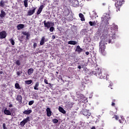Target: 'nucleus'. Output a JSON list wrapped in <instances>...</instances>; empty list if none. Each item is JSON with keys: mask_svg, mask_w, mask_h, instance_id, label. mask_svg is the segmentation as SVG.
Wrapping results in <instances>:
<instances>
[{"mask_svg": "<svg viewBox=\"0 0 129 129\" xmlns=\"http://www.w3.org/2000/svg\"><path fill=\"white\" fill-rule=\"evenodd\" d=\"M115 103H114L113 102H112L111 106H115Z\"/></svg>", "mask_w": 129, "mask_h": 129, "instance_id": "49530a36", "label": "nucleus"}, {"mask_svg": "<svg viewBox=\"0 0 129 129\" xmlns=\"http://www.w3.org/2000/svg\"><path fill=\"white\" fill-rule=\"evenodd\" d=\"M99 47L100 53L103 54V56H105V54H106L105 52V44H104V43H103L102 41H101L99 42Z\"/></svg>", "mask_w": 129, "mask_h": 129, "instance_id": "20e7f679", "label": "nucleus"}, {"mask_svg": "<svg viewBox=\"0 0 129 129\" xmlns=\"http://www.w3.org/2000/svg\"><path fill=\"white\" fill-rule=\"evenodd\" d=\"M86 55H89V51H86Z\"/></svg>", "mask_w": 129, "mask_h": 129, "instance_id": "09e8293b", "label": "nucleus"}, {"mask_svg": "<svg viewBox=\"0 0 129 129\" xmlns=\"http://www.w3.org/2000/svg\"><path fill=\"white\" fill-rule=\"evenodd\" d=\"M22 73H23L22 72H20V71L17 72V75L18 76H21V74H22Z\"/></svg>", "mask_w": 129, "mask_h": 129, "instance_id": "ea45409f", "label": "nucleus"}, {"mask_svg": "<svg viewBox=\"0 0 129 129\" xmlns=\"http://www.w3.org/2000/svg\"><path fill=\"white\" fill-rule=\"evenodd\" d=\"M7 37V32L3 31L0 32V39H5Z\"/></svg>", "mask_w": 129, "mask_h": 129, "instance_id": "9d476101", "label": "nucleus"}, {"mask_svg": "<svg viewBox=\"0 0 129 129\" xmlns=\"http://www.w3.org/2000/svg\"><path fill=\"white\" fill-rule=\"evenodd\" d=\"M30 116H27L26 118H24L23 119V121L25 123H27V122H29L30 121Z\"/></svg>", "mask_w": 129, "mask_h": 129, "instance_id": "cd10ccee", "label": "nucleus"}, {"mask_svg": "<svg viewBox=\"0 0 129 129\" xmlns=\"http://www.w3.org/2000/svg\"><path fill=\"white\" fill-rule=\"evenodd\" d=\"M25 28V25L24 24H19L17 26L18 30H21V29H24Z\"/></svg>", "mask_w": 129, "mask_h": 129, "instance_id": "5701e85b", "label": "nucleus"}, {"mask_svg": "<svg viewBox=\"0 0 129 129\" xmlns=\"http://www.w3.org/2000/svg\"><path fill=\"white\" fill-rule=\"evenodd\" d=\"M23 36H21V38H23Z\"/></svg>", "mask_w": 129, "mask_h": 129, "instance_id": "0e129e2a", "label": "nucleus"}, {"mask_svg": "<svg viewBox=\"0 0 129 129\" xmlns=\"http://www.w3.org/2000/svg\"><path fill=\"white\" fill-rule=\"evenodd\" d=\"M15 88L16 89H17L18 90H20V89H21L22 88H21V86H20V84L16 83L15 84Z\"/></svg>", "mask_w": 129, "mask_h": 129, "instance_id": "b1692460", "label": "nucleus"}, {"mask_svg": "<svg viewBox=\"0 0 129 129\" xmlns=\"http://www.w3.org/2000/svg\"><path fill=\"white\" fill-rule=\"evenodd\" d=\"M34 102H35L34 100L30 101L28 103V104L29 105H32V104H34Z\"/></svg>", "mask_w": 129, "mask_h": 129, "instance_id": "e433bc0d", "label": "nucleus"}, {"mask_svg": "<svg viewBox=\"0 0 129 129\" xmlns=\"http://www.w3.org/2000/svg\"><path fill=\"white\" fill-rule=\"evenodd\" d=\"M44 83H45V84H48V80H47V79H44Z\"/></svg>", "mask_w": 129, "mask_h": 129, "instance_id": "c03bdc74", "label": "nucleus"}, {"mask_svg": "<svg viewBox=\"0 0 129 129\" xmlns=\"http://www.w3.org/2000/svg\"><path fill=\"white\" fill-rule=\"evenodd\" d=\"M92 75H95L99 79H106L107 80V76L104 74H102L101 70L98 69L92 72Z\"/></svg>", "mask_w": 129, "mask_h": 129, "instance_id": "f03ea898", "label": "nucleus"}, {"mask_svg": "<svg viewBox=\"0 0 129 129\" xmlns=\"http://www.w3.org/2000/svg\"><path fill=\"white\" fill-rule=\"evenodd\" d=\"M71 3L74 8H78L79 7V2L78 0H72Z\"/></svg>", "mask_w": 129, "mask_h": 129, "instance_id": "0eeeda50", "label": "nucleus"}, {"mask_svg": "<svg viewBox=\"0 0 129 129\" xmlns=\"http://www.w3.org/2000/svg\"><path fill=\"white\" fill-rule=\"evenodd\" d=\"M89 25L92 27L93 26H96V22L95 21L92 22V21H90L89 22Z\"/></svg>", "mask_w": 129, "mask_h": 129, "instance_id": "c85d7f7f", "label": "nucleus"}, {"mask_svg": "<svg viewBox=\"0 0 129 129\" xmlns=\"http://www.w3.org/2000/svg\"><path fill=\"white\" fill-rule=\"evenodd\" d=\"M40 86V83L37 82L34 87V90H39V86Z\"/></svg>", "mask_w": 129, "mask_h": 129, "instance_id": "6ab92c4d", "label": "nucleus"}, {"mask_svg": "<svg viewBox=\"0 0 129 129\" xmlns=\"http://www.w3.org/2000/svg\"><path fill=\"white\" fill-rule=\"evenodd\" d=\"M56 73L58 74V72H56Z\"/></svg>", "mask_w": 129, "mask_h": 129, "instance_id": "e2e57ef3", "label": "nucleus"}, {"mask_svg": "<svg viewBox=\"0 0 129 129\" xmlns=\"http://www.w3.org/2000/svg\"><path fill=\"white\" fill-rule=\"evenodd\" d=\"M28 0H24L23 1L24 7L25 8H28Z\"/></svg>", "mask_w": 129, "mask_h": 129, "instance_id": "7c9ffc66", "label": "nucleus"}, {"mask_svg": "<svg viewBox=\"0 0 129 129\" xmlns=\"http://www.w3.org/2000/svg\"><path fill=\"white\" fill-rule=\"evenodd\" d=\"M109 19H110L109 15L107 14H104L101 18L102 24H103L104 25L108 24V21H109Z\"/></svg>", "mask_w": 129, "mask_h": 129, "instance_id": "7ed1b4c3", "label": "nucleus"}, {"mask_svg": "<svg viewBox=\"0 0 129 129\" xmlns=\"http://www.w3.org/2000/svg\"><path fill=\"white\" fill-rule=\"evenodd\" d=\"M118 121H119V122L120 123H122V121H121V120L119 119V120H118Z\"/></svg>", "mask_w": 129, "mask_h": 129, "instance_id": "8fccbe9b", "label": "nucleus"}, {"mask_svg": "<svg viewBox=\"0 0 129 129\" xmlns=\"http://www.w3.org/2000/svg\"><path fill=\"white\" fill-rule=\"evenodd\" d=\"M25 124H26V123L23 121L22 120L21 122H20V125L21 126H25Z\"/></svg>", "mask_w": 129, "mask_h": 129, "instance_id": "f704fd0d", "label": "nucleus"}, {"mask_svg": "<svg viewBox=\"0 0 129 129\" xmlns=\"http://www.w3.org/2000/svg\"><path fill=\"white\" fill-rule=\"evenodd\" d=\"M6 12L4 10H1V14H0L1 18H5L6 17Z\"/></svg>", "mask_w": 129, "mask_h": 129, "instance_id": "a878e982", "label": "nucleus"}, {"mask_svg": "<svg viewBox=\"0 0 129 129\" xmlns=\"http://www.w3.org/2000/svg\"><path fill=\"white\" fill-rule=\"evenodd\" d=\"M117 26L116 25H113L112 27H111V34L110 35H111L112 36H110L108 40H107V42L109 44H110V43H112L115 40L116 36L115 34L116 32H117L118 30ZM113 40V41H112Z\"/></svg>", "mask_w": 129, "mask_h": 129, "instance_id": "f257e3e1", "label": "nucleus"}, {"mask_svg": "<svg viewBox=\"0 0 129 129\" xmlns=\"http://www.w3.org/2000/svg\"><path fill=\"white\" fill-rule=\"evenodd\" d=\"M22 34L23 35H24V36H27V35H29V32H22Z\"/></svg>", "mask_w": 129, "mask_h": 129, "instance_id": "58836bf2", "label": "nucleus"}, {"mask_svg": "<svg viewBox=\"0 0 129 129\" xmlns=\"http://www.w3.org/2000/svg\"><path fill=\"white\" fill-rule=\"evenodd\" d=\"M10 43L12 44V45H13V46H14V45H15V40H14L13 39V38H11L10 40Z\"/></svg>", "mask_w": 129, "mask_h": 129, "instance_id": "72a5a7b5", "label": "nucleus"}, {"mask_svg": "<svg viewBox=\"0 0 129 129\" xmlns=\"http://www.w3.org/2000/svg\"><path fill=\"white\" fill-rule=\"evenodd\" d=\"M58 121H59V120L57 119H52V122L53 123H57Z\"/></svg>", "mask_w": 129, "mask_h": 129, "instance_id": "c9c22d12", "label": "nucleus"}, {"mask_svg": "<svg viewBox=\"0 0 129 129\" xmlns=\"http://www.w3.org/2000/svg\"><path fill=\"white\" fill-rule=\"evenodd\" d=\"M9 107H13V104H10Z\"/></svg>", "mask_w": 129, "mask_h": 129, "instance_id": "864d4df0", "label": "nucleus"}, {"mask_svg": "<svg viewBox=\"0 0 129 129\" xmlns=\"http://www.w3.org/2000/svg\"><path fill=\"white\" fill-rule=\"evenodd\" d=\"M23 113L24 114H30V113H32V109L28 108L27 110H25L23 111Z\"/></svg>", "mask_w": 129, "mask_h": 129, "instance_id": "f3484780", "label": "nucleus"}, {"mask_svg": "<svg viewBox=\"0 0 129 129\" xmlns=\"http://www.w3.org/2000/svg\"><path fill=\"white\" fill-rule=\"evenodd\" d=\"M33 73H34V69L31 68L28 70L27 74L28 75H32Z\"/></svg>", "mask_w": 129, "mask_h": 129, "instance_id": "aec40b11", "label": "nucleus"}, {"mask_svg": "<svg viewBox=\"0 0 129 129\" xmlns=\"http://www.w3.org/2000/svg\"><path fill=\"white\" fill-rule=\"evenodd\" d=\"M4 113L5 114H6V115H12V113L11 112V111L8 110V108H5V109L4 110Z\"/></svg>", "mask_w": 129, "mask_h": 129, "instance_id": "dca6fc26", "label": "nucleus"}, {"mask_svg": "<svg viewBox=\"0 0 129 129\" xmlns=\"http://www.w3.org/2000/svg\"><path fill=\"white\" fill-rule=\"evenodd\" d=\"M115 109H116V110H117V108H115Z\"/></svg>", "mask_w": 129, "mask_h": 129, "instance_id": "680f3d73", "label": "nucleus"}, {"mask_svg": "<svg viewBox=\"0 0 129 129\" xmlns=\"http://www.w3.org/2000/svg\"><path fill=\"white\" fill-rule=\"evenodd\" d=\"M3 73H4V72L3 71H0V75L3 74Z\"/></svg>", "mask_w": 129, "mask_h": 129, "instance_id": "4d7b16f0", "label": "nucleus"}, {"mask_svg": "<svg viewBox=\"0 0 129 129\" xmlns=\"http://www.w3.org/2000/svg\"><path fill=\"white\" fill-rule=\"evenodd\" d=\"M91 129H96V128L95 127V126H93L91 128Z\"/></svg>", "mask_w": 129, "mask_h": 129, "instance_id": "5fc2aeb1", "label": "nucleus"}, {"mask_svg": "<svg viewBox=\"0 0 129 129\" xmlns=\"http://www.w3.org/2000/svg\"><path fill=\"white\" fill-rule=\"evenodd\" d=\"M71 105V103L69 102V103H68V105Z\"/></svg>", "mask_w": 129, "mask_h": 129, "instance_id": "bf43d9fd", "label": "nucleus"}, {"mask_svg": "<svg viewBox=\"0 0 129 129\" xmlns=\"http://www.w3.org/2000/svg\"><path fill=\"white\" fill-rule=\"evenodd\" d=\"M47 84H48V85H49V87H52V84H51V83H48Z\"/></svg>", "mask_w": 129, "mask_h": 129, "instance_id": "3c124183", "label": "nucleus"}, {"mask_svg": "<svg viewBox=\"0 0 129 129\" xmlns=\"http://www.w3.org/2000/svg\"><path fill=\"white\" fill-rule=\"evenodd\" d=\"M55 38H56V36L55 35H52V39H55Z\"/></svg>", "mask_w": 129, "mask_h": 129, "instance_id": "de8ad7c7", "label": "nucleus"}, {"mask_svg": "<svg viewBox=\"0 0 129 129\" xmlns=\"http://www.w3.org/2000/svg\"><path fill=\"white\" fill-rule=\"evenodd\" d=\"M69 45H77V42L76 41L71 40L68 42Z\"/></svg>", "mask_w": 129, "mask_h": 129, "instance_id": "bb28decb", "label": "nucleus"}, {"mask_svg": "<svg viewBox=\"0 0 129 129\" xmlns=\"http://www.w3.org/2000/svg\"><path fill=\"white\" fill-rule=\"evenodd\" d=\"M69 21H72V19H69Z\"/></svg>", "mask_w": 129, "mask_h": 129, "instance_id": "052dcab7", "label": "nucleus"}, {"mask_svg": "<svg viewBox=\"0 0 129 129\" xmlns=\"http://www.w3.org/2000/svg\"><path fill=\"white\" fill-rule=\"evenodd\" d=\"M31 36V34H28L27 35H26V40H29V37Z\"/></svg>", "mask_w": 129, "mask_h": 129, "instance_id": "37998d69", "label": "nucleus"}, {"mask_svg": "<svg viewBox=\"0 0 129 129\" xmlns=\"http://www.w3.org/2000/svg\"><path fill=\"white\" fill-rule=\"evenodd\" d=\"M82 112H83V114L85 116H90V115H91V113L89 112V110L84 109L83 110Z\"/></svg>", "mask_w": 129, "mask_h": 129, "instance_id": "1a4fd4ad", "label": "nucleus"}, {"mask_svg": "<svg viewBox=\"0 0 129 129\" xmlns=\"http://www.w3.org/2000/svg\"><path fill=\"white\" fill-rule=\"evenodd\" d=\"M112 102H114V103L115 102V99H113Z\"/></svg>", "mask_w": 129, "mask_h": 129, "instance_id": "13d9d810", "label": "nucleus"}, {"mask_svg": "<svg viewBox=\"0 0 129 129\" xmlns=\"http://www.w3.org/2000/svg\"><path fill=\"white\" fill-rule=\"evenodd\" d=\"M115 118L117 120L118 119V116L115 115Z\"/></svg>", "mask_w": 129, "mask_h": 129, "instance_id": "a18cd8bd", "label": "nucleus"}, {"mask_svg": "<svg viewBox=\"0 0 129 129\" xmlns=\"http://www.w3.org/2000/svg\"><path fill=\"white\" fill-rule=\"evenodd\" d=\"M83 51V49L80 47V46L77 45L76 49V52H77L78 54H80V53L82 52Z\"/></svg>", "mask_w": 129, "mask_h": 129, "instance_id": "ddd939ff", "label": "nucleus"}, {"mask_svg": "<svg viewBox=\"0 0 129 129\" xmlns=\"http://www.w3.org/2000/svg\"><path fill=\"white\" fill-rule=\"evenodd\" d=\"M16 99L17 101H18L20 104H22V102L23 101V97L22 96L18 95L16 98Z\"/></svg>", "mask_w": 129, "mask_h": 129, "instance_id": "9b49d317", "label": "nucleus"}, {"mask_svg": "<svg viewBox=\"0 0 129 129\" xmlns=\"http://www.w3.org/2000/svg\"><path fill=\"white\" fill-rule=\"evenodd\" d=\"M50 26L51 27H54L55 26V24H54V22H50Z\"/></svg>", "mask_w": 129, "mask_h": 129, "instance_id": "79ce46f5", "label": "nucleus"}, {"mask_svg": "<svg viewBox=\"0 0 129 129\" xmlns=\"http://www.w3.org/2000/svg\"><path fill=\"white\" fill-rule=\"evenodd\" d=\"M44 25V27L45 28H46V29H50V22L48 21L47 22H46V20H45L43 22Z\"/></svg>", "mask_w": 129, "mask_h": 129, "instance_id": "4468645a", "label": "nucleus"}, {"mask_svg": "<svg viewBox=\"0 0 129 129\" xmlns=\"http://www.w3.org/2000/svg\"><path fill=\"white\" fill-rule=\"evenodd\" d=\"M58 110L60 111V112H61V113H63V114L66 113V111H65V110H64L62 107H59Z\"/></svg>", "mask_w": 129, "mask_h": 129, "instance_id": "393cba45", "label": "nucleus"}, {"mask_svg": "<svg viewBox=\"0 0 129 129\" xmlns=\"http://www.w3.org/2000/svg\"><path fill=\"white\" fill-rule=\"evenodd\" d=\"M37 8L36 7H32V10H29L27 12V16H33L34 14H35V12Z\"/></svg>", "mask_w": 129, "mask_h": 129, "instance_id": "6e6552de", "label": "nucleus"}, {"mask_svg": "<svg viewBox=\"0 0 129 129\" xmlns=\"http://www.w3.org/2000/svg\"><path fill=\"white\" fill-rule=\"evenodd\" d=\"M115 2V6L118 10L119 11L120 7H121L123 4H124V0H114Z\"/></svg>", "mask_w": 129, "mask_h": 129, "instance_id": "39448f33", "label": "nucleus"}, {"mask_svg": "<svg viewBox=\"0 0 129 129\" xmlns=\"http://www.w3.org/2000/svg\"><path fill=\"white\" fill-rule=\"evenodd\" d=\"M79 16V17L80 18L81 21H82V22L85 21V18L84 17V15L83 14H82V13H80Z\"/></svg>", "mask_w": 129, "mask_h": 129, "instance_id": "412c9836", "label": "nucleus"}, {"mask_svg": "<svg viewBox=\"0 0 129 129\" xmlns=\"http://www.w3.org/2000/svg\"><path fill=\"white\" fill-rule=\"evenodd\" d=\"M78 69H81V66H79L78 67Z\"/></svg>", "mask_w": 129, "mask_h": 129, "instance_id": "603ef678", "label": "nucleus"}, {"mask_svg": "<svg viewBox=\"0 0 129 129\" xmlns=\"http://www.w3.org/2000/svg\"><path fill=\"white\" fill-rule=\"evenodd\" d=\"M23 36H21V38H23Z\"/></svg>", "mask_w": 129, "mask_h": 129, "instance_id": "69168bd1", "label": "nucleus"}, {"mask_svg": "<svg viewBox=\"0 0 129 129\" xmlns=\"http://www.w3.org/2000/svg\"><path fill=\"white\" fill-rule=\"evenodd\" d=\"M15 63L16 65H17V66H21V61L19 59L16 61Z\"/></svg>", "mask_w": 129, "mask_h": 129, "instance_id": "2f4dec72", "label": "nucleus"}, {"mask_svg": "<svg viewBox=\"0 0 129 129\" xmlns=\"http://www.w3.org/2000/svg\"><path fill=\"white\" fill-rule=\"evenodd\" d=\"M111 86H112L111 84L109 85V87L111 88V89H112V88H111Z\"/></svg>", "mask_w": 129, "mask_h": 129, "instance_id": "6e6d98bb", "label": "nucleus"}, {"mask_svg": "<svg viewBox=\"0 0 129 129\" xmlns=\"http://www.w3.org/2000/svg\"><path fill=\"white\" fill-rule=\"evenodd\" d=\"M80 99V102H81V103H86L87 102V98L85 97V96H84L82 94H80L79 97Z\"/></svg>", "mask_w": 129, "mask_h": 129, "instance_id": "423d86ee", "label": "nucleus"}, {"mask_svg": "<svg viewBox=\"0 0 129 129\" xmlns=\"http://www.w3.org/2000/svg\"><path fill=\"white\" fill-rule=\"evenodd\" d=\"M33 82L32 80H27L25 81V84H27L28 85H30Z\"/></svg>", "mask_w": 129, "mask_h": 129, "instance_id": "c756f323", "label": "nucleus"}, {"mask_svg": "<svg viewBox=\"0 0 129 129\" xmlns=\"http://www.w3.org/2000/svg\"><path fill=\"white\" fill-rule=\"evenodd\" d=\"M8 1H4V0H1L0 2V7L1 8H4L5 4H7Z\"/></svg>", "mask_w": 129, "mask_h": 129, "instance_id": "a211bd4d", "label": "nucleus"}, {"mask_svg": "<svg viewBox=\"0 0 129 129\" xmlns=\"http://www.w3.org/2000/svg\"><path fill=\"white\" fill-rule=\"evenodd\" d=\"M45 44V36H43L40 40V45L43 46Z\"/></svg>", "mask_w": 129, "mask_h": 129, "instance_id": "4be33fe9", "label": "nucleus"}, {"mask_svg": "<svg viewBox=\"0 0 129 129\" xmlns=\"http://www.w3.org/2000/svg\"><path fill=\"white\" fill-rule=\"evenodd\" d=\"M96 16H97V14L96 13V12H95V11H93V18H96Z\"/></svg>", "mask_w": 129, "mask_h": 129, "instance_id": "473e14b6", "label": "nucleus"}, {"mask_svg": "<svg viewBox=\"0 0 129 129\" xmlns=\"http://www.w3.org/2000/svg\"><path fill=\"white\" fill-rule=\"evenodd\" d=\"M49 28H50V29H49L50 32H53L54 30H55V29L54 28V27H53V26H51Z\"/></svg>", "mask_w": 129, "mask_h": 129, "instance_id": "4c0bfd02", "label": "nucleus"}, {"mask_svg": "<svg viewBox=\"0 0 129 129\" xmlns=\"http://www.w3.org/2000/svg\"><path fill=\"white\" fill-rule=\"evenodd\" d=\"M44 5H41L40 7L39 8L36 14L37 15H39L42 13V11H43V9H44Z\"/></svg>", "mask_w": 129, "mask_h": 129, "instance_id": "f8f14e48", "label": "nucleus"}, {"mask_svg": "<svg viewBox=\"0 0 129 129\" xmlns=\"http://www.w3.org/2000/svg\"><path fill=\"white\" fill-rule=\"evenodd\" d=\"M46 113L47 116H51L52 115V111H51V109L49 107L46 108Z\"/></svg>", "mask_w": 129, "mask_h": 129, "instance_id": "2eb2a0df", "label": "nucleus"}, {"mask_svg": "<svg viewBox=\"0 0 129 129\" xmlns=\"http://www.w3.org/2000/svg\"><path fill=\"white\" fill-rule=\"evenodd\" d=\"M37 43L34 42L33 44V49H36V47H37Z\"/></svg>", "mask_w": 129, "mask_h": 129, "instance_id": "a19ab883", "label": "nucleus"}]
</instances>
